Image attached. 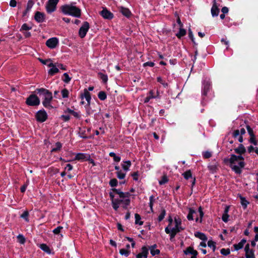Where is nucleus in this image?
<instances>
[{"label": "nucleus", "mask_w": 258, "mask_h": 258, "mask_svg": "<svg viewBox=\"0 0 258 258\" xmlns=\"http://www.w3.org/2000/svg\"><path fill=\"white\" fill-rule=\"evenodd\" d=\"M128 193H123L117 189H112L109 193L111 199L113 208L117 210L120 205H122L124 208H126L129 205L130 200L128 198Z\"/></svg>", "instance_id": "1"}, {"label": "nucleus", "mask_w": 258, "mask_h": 258, "mask_svg": "<svg viewBox=\"0 0 258 258\" xmlns=\"http://www.w3.org/2000/svg\"><path fill=\"white\" fill-rule=\"evenodd\" d=\"M231 169L236 173H240L241 169L244 168L245 163L244 158L241 155H235L232 154L230 157L225 160Z\"/></svg>", "instance_id": "2"}, {"label": "nucleus", "mask_w": 258, "mask_h": 258, "mask_svg": "<svg viewBox=\"0 0 258 258\" xmlns=\"http://www.w3.org/2000/svg\"><path fill=\"white\" fill-rule=\"evenodd\" d=\"M61 12L66 15H70L76 18H80L81 16V10L78 7L72 4H66L60 7Z\"/></svg>", "instance_id": "3"}, {"label": "nucleus", "mask_w": 258, "mask_h": 258, "mask_svg": "<svg viewBox=\"0 0 258 258\" xmlns=\"http://www.w3.org/2000/svg\"><path fill=\"white\" fill-rule=\"evenodd\" d=\"M40 95H42L44 100L42 102L43 105L45 107H50V102L52 99V94L48 90L41 88L37 90Z\"/></svg>", "instance_id": "4"}, {"label": "nucleus", "mask_w": 258, "mask_h": 258, "mask_svg": "<svg viewBox=\"0 0 258 258\" xmlns=\"http://www.w3.org/2000/svg\"><path fill=\"white\" fill-rule=\"evenodd\" d=\"M80 98L81 99V104L85 105L88 113H89L88 108L90 105L91 97L90 93L87 89H84L83 91L81 93Z\"/></svg>", "instance_id": "5"}, {"label": "nucleus", "mask_w": 258, "mask_h": 258, "mask_svg": "<svg viewBox=\"0 0 258 258\" xmlns=\"http://www.w3.org/2000/svg\"><path fill=\"white\" fill-rule=\"evenodd\" d=\"M165 228H168L171 231L175 230L176 232H179L183 230L184 228L181 225V220L177 217L174 218V223L173 224H168Z\"/></svg>", "instance_id": "6"}, {"label": "nucleus", "mask_w": 258, "mask_h": 258, "mask_svg": "<svg viewBox=\"0 0 258 258\" xmlns=\"http://www.w3.org/2000/svg\"><path fill=\"white\" fill-rule=\"evenodd\" d=\"M58 2L59 0H48L46 5L47 12L50 14L54 12L56 10Z\"/></svg>", "instance_id": "7"}, {"label": "nucleus", "mask_w": 258, "mask_h": 258, "mask_svg": "<svg viewBox=\"0 0 258 258\" xmlns=\"http://www.w3.org/2000/svg\"><path fill=\"white\" fill-rule=\"evenodd\" d=\"M26 103L29 106H37L40 104V100L36 95L32 94L27 98Z\"/></svg>", "instance_id": "8"}, {"label": "nucleus", "mask_w": 258, "mask_h": 258, "mask_svg": "<svg viewBox=\"0 0 258 258\" xmlns=\"http://www.w3.org/2000/svg\"><path fill=\"white\" fill-rule=\"evenodd\" d=\"M90 28L89 23L87 22H84L82 26L80 28L79 30V35L81 38H84Z\"/></svg>", "instance_id": "9"}, {"label": "nucleus", "mask_w": 258, "mask_h": 258, "mask_svg": "<svg viewBox=\"0 0 258 258\" xmlns=\"http://www.w3.org/2000/svg\"><path fill=\"white\" fill-rule=\"evenodd\" d=\"M58 39L56 37H52L48 39L45 43L46 45L50 49L55 48L58 44Z\"/></svg>", "instance_id": "10"}, {"label": "nucleus", "mask_w": 258, "mask_h": 258, "mask_svg": "<svg viewBox=\"0 0 258 258\" xmlns=\"http://www.w3.org/2000/svg\"><path fill=\"white\" fill-rule=\"evenodd\" d=\"M36 118L38 121L41 122H44L47 118V113L44 110H39L36 114Z\"/></svg>", "instance_id": "11"}, {"label": "nucleus", "mask_w": 258, "mask_h": 258, "mask_svg": "<svg viewBox=\"0 0 258 258\" xmlns=\"http://www.w3.org/2000/svg\"><path fill=\"white\" fill-rule=\"evenodd\" d=\"M100 14L105 19L111 20L114 17L113 14L108 11L106 8H103Z\"/></svg>", "instance_id": "12"}, {"label": "nucleus", "mask_w": 258, "mask_h": 258, "mask_svg": "<svg viewBox=\"0 0 258 258\" xmlns=\"http://www.w3.org/2000/svg\"><path fill=\"white\" fill-rule=\"evenodd\" d=\"M34 19L37 23H42L45 21V15L44 13L36 11L34 15Z\"/></svg>", "instance_id": "13"}, {"label": "nucleus", "mask_w": 258, "mask_h": 258, "mask_svg": "<svg viewBox=\"0 0 258 258\" xmlns=\"http://www.w3.org/2000/svg\"><path fill=\"white\" fill-rule=\"evenodd\" d=\"M87 159H89V155L84 153H78L76 155V156L72 160H79L81 161H87Z\"/></svg>", "instance_id": "14"}, {"label": "nucleus", "mask_w": 258, "mask_h": 258, "mask_svg": "<svg viewBox=\"0 0 258 258\" xmlns=\"http://www.w3.org/2000/svg\"><path fill=\"white\" fill-rule=\"evenodd\" d=\"M118 9L119 12L126 18H130L132 15L131 11L128 8H125L123 6H120L118 7Z\"/></svg>", "instance_id": "15"}, {"label": "nucleus", "mask_w": 258, "mask_h": 258, "mask_svg": "<svg viewBox=\"0 0 258 258\" xmlns=\"http://www.w3.org/2000/svg\"><path fill=\"white\" fill-rule=\"evenodd\" d=\"M246 258H255L253 250L249 248V244H247L244 248Z\"/></svg>", "instance_id": "16"}, {"label": "nucleus", "mask_w": 258, "mask_h": 258, "mask_svg": "<svg viewBox=\"0 0 258 258\" xmlns=\"http://www.w3.org/2000/svg\"><path fill=\"white\" fill-rule=\"evenodd\" d=\"M149 249L146 246L142 247L141 252L137 255V258H147L148 254Z\"/></svg>", "instance_id": "17"}, {"label": "nucleus", "mask_w": 258, "mask_h": 258, "mask_svg": "<svg viewBox=\"0 0 258 258\" xmlns=\"http://www.w3.org/2000/svg\"><path fill=\"white\" fill-rule=\"evenodd\" d=\"M48 67L51 68L48 71L49 74L51 76L54 75L59 71L56 64H54L52 62H50L48 64Z\"/></svg>", "instance_id": "18"}, {"label": "nucleus", "mask_w": 258, "mask_h": 258, "mask_svg": "<svg viewBox=\"0 0 258 258\" xmlns=\"http://www.w3.org/2000/svg\"><path fill=\"white\" fill-rule=\"evenodd\" d=\"M149 250L152 256L158 255L160 253V250L157 248V245L154 244L149 247Z\"/></svg>", "instance_id": "19"}, {"label": "nucleus", "mask_w": 258, "mask_h": 258, "mask_svg": "<svg viewBox=\"0 0 258 258\" xmlns=\"http://www.w3.org/2000/svg\"><path fill=\"white\" fill-rule=\"evenodd\" d=\"M219 13V9L217 6L216 3L214 1V3L211 8V14L213 17L217 16Z\"/></svg>", "instance_id": "20"}, {"label": "nucleus", "mask_w": 258, "mask_h": 258, "mask_svg": "<svg viewBox=\"0 0 258 258\" xmlns=\"http://www.w3.org/2000/svg\"><path fill=\"white\" fill-rule=\"evenodd\" d=\"M234 151L236 153L241 155L246 152V149L242 144H240L238 148L234 149Z\"/></svg>", "instance_id": "21"}, {"label": "nucleus", "mask_w": 258, "mask_h": 258, "mask_svg": "<svg viewBox=\"0 0 258 258\" xmlns=\"http://www.w3.org/2000/svg\"><path fill=\"white\" fill-rule=\"evenodd\" d=\"M197 212L192 209H189L187 218L188 220H193L194 217L197 216Z\"/></svg>", "instance_id": "22"}, {"label": "nucleus", "mask_w": 258, "mask_h": 258, "mask_svg": "<svg viewBox=\"0 0 258 258\" xmlns=\"http://www.w3.org/2000/svg\"><path fill=\"white\" fill-rule=\"evenodd\" d=\"M131 166V162L130 161H123L121 163V167L125 172L129 170Z\"/></svg>", "instance_id": "23"}, {"label": "nucleus", "mask_w": 258, "mask_h": 258, "mask_svg": "<svg viewBox=\"0 0 258 258\" xmlns=\"http://www.w3.org/2000/svg\"><path fill=\"white\" fill-rule=\"evenodd\" d=\"M246 240L245 239H242L238 244L234 245L235 250H238L242 248L244 245L245 244Z\"/></svg>", "instance_id": "24"}, {"label": "nucleus", "mask_w": 258, "mask_h": 258, "mask_svg": "<svg viewBox=\"0 0 258 258\" xmlns=\"http://www.w3.org/2000/svg\"><path fill=\"white\" fill-rule=\"evenodd\" d=\"M186 34V31L183 27H180L179 32L176 34V36L178 39H181V37L185 36Z\"/></svg>", "instance_id": "25"}, {"label": "nucleus", "mask_w": 258, "mask_h": 258, "mask_svg": "<svg viewBox=\"0 0 258 258\" xmlns=\"http://www.w3.org/2000/svg\"><path fill=\"white\" fill-rule=\"evenodd\" d=\"M195 236L196 237L199 238L203 241H206L207 240L206 236L203 233L200 232H196L195 233Z\"/></svg>", "instance_id": "26"}, {"label": "nucleus", "mask_w": 258, "mask_h": 258, "mask_svg": "<svg viewBox=\"0 0 258 258\" xmlns=\"http://www.w3.org/2000/svg\"><path fill=\"white\" fill-rule=\"evenodd\" d=\"M165 231L167 234H170L171 239L175 237V235L178 233L176 232V231L175 230L171 231L170 230H169L168 228H165Z\"/></svg>", "instance_id": "27"}, {"label": "nucleus", "mask_w": 258, "mask_h": 258, "mask_svg": "<svg viewBox=\"0 0 258 258\" xmlns=\"http://www.w3.org/2000/svg\"><path fill=\"white\" fill-rule=\"evenodd\" d=\"M40 248L43 250L44 251L47 252V253H50L51 250L49 247L45 244H41L40 245Z\"/></svg>", "instance_id": "28"}, {"label": "nucleus", "mask_w": 258, "mask_h": 258, "mask_svg": "<svg viewBox=\"0 0 258 258\" xmlns=\"http://www.w3.org/2000/svg\"><path fill=\"white\" fill-rule=\"evenodd\" d=\"M184 253L185 254H191L193 255L194 254H197V251L194 250L192 247H188L186 250H184Z\"/></svg>", "instance_id": "29"}, {"label": "nucleus", "mask_w": 258, "mask_h": 258, "mask_svg": "<svg viewBox=\"0 0 258 258\" xmlns=\"http://www.w3.org/2000/svg\"><path fill=\"white\" fill-rule=\"evenodd\" d=\"M31 29H32L31 26H29L27 24L24 23L21 26V28L20 31L21 32H23V31H29Z\"/></svg>", "instance_id": "30"}, {"label": "nucleus", "mask_w": 258, "mask_h": 258, "mask_svg": "<svg viewBox=\"0 0 258 258\" xmlns=\"http://www.w3.org/2000/svg\"><path fill=\"white\" fill-rule=\"evenodd\" d=\"M199 213V216H200V219L198 217H196V222H201L202 221V218L204 216V213L202 211V208L200 207L199 208V211H198Z\"/></svg>", "instance_id": "31"}, {"label": "nucleus", "mask_w": 258, "mask_h": 258, "mask_svg": "<svg viewBox=\"0 0 258 258\" xmlns=\"http://www.w3.org/2000/svg\"><path fill=\"white\" fill-rule=\"evenodd\" d=\"M126 175V173L122 171L121 170L116 172V176L118 178L120 179H123Z\"/></svg>", "instance_id": "32"}, {"label": "nucleus", "mask_w": 258, "mask_h": 258, "mask_svg": "<svg viewBox=\"0 0 258 258\" xmlns=\"http://www.w3.org/2000/svg\"><path fill=\"white\" fill-rule=\"evenodd\" d=\"M109 156L113 158V160L115 162H119L120 161V157L116 156V154L113 152H110Z\"/></svg>", "instance_id": "33"}, {"label": "nucleus", "mask_w": 258, "mask_h": 258, "mask_svg": "<svg viewBox=\"0 0 258 258\" xmlns=\"http://www.w3.org/2000/svg\"><path fill=\"white\" fill-rule=\"evenodd\" d=\"M98 77L99 79H101L102 81H108V77L107 75L102 73L100 72L98 73Z\"/></svg>", "instance_id": "34"}, {"label": "nucleus", "mask_w": 258, "mask_h": 258, "mask_svg": "<svg viewBox=\"0 0 258 258\" xmlns=\"http://www.w3.org/2000/svg\"><path fill=\"white\" fill-rule=\"evenodd\" d=\"M135 223L137 224H139L140 225H142L143 224V222L141 221V216L138 214H135Z\"/></svg>", "instance_id": "35"}, {"label": "nucleus", "mask_w": 258, "mask_h": 258, "mask_svg": "<svg viewBox=\"0 0 258 258\" xmlns=\"http://www.w3.org/2000/svg\"><path fill=\"white\" fill-rule=\"evenodd\" d=\"M98 96L101 100H104L106 98V93L103 91L99 92Z\"/></svg>", "instance_id": "36"}, {"label": "nucleus", "mask_w": 258, "mask_h": 258, "mask_svg": "<svg viewBox=\"0 0 258 258\" xmlns=\"http://www.w3.org/2000/svg\"><path fill=\"white\" fill-rule=\"evenodd\" d=\"M38 60L42 64L47 65V66L50 62H52L51 60L50 59H43L42 58H39Z\"/></svg>", "instance_id": "37"}, {"label": "nucleus", "mask_w": 258, "mask_h": 258, "mask_svg": "<svg viewBox=\"0 0 258 258\" xmlns=\"http://www.w3.org/2000/svg\"><path fill=\"white\" fill-rule=\"evenodd\" d=\"M62 229L63 227L62 226H58L53 230V233L56 235L59 234Z\"/></svg>", "instance_id": "38"}, {"label": "nucleus", "mask_w": 258, "mask_h": 258, "mask_svg": "<svg viewBox=\"0 0 258 258\" xmlns=\"http://www.w3.org/2000/svg\"><path fill=\"white\" fill-rule=\"evenodd\" d=\"M17 239L19 242L21 244H24L25 242V238L21 234H19V235H18Z\"/></svg>", "instance_id": "39"}, {"label": "nucleus", "mask_w": 258, "mask_h": 258, "mask_svg": "<svg viewBox=\"0 0 258 258\" xmlns=\"http://www.w3.org/2000/svg\"><path fill=\"white\" fill-rule=\"evenodd\" d=\"M61 95L63 98H68L69 96V92L68 90L64 89L61 91Z\"/></svg>", "instance_id": "40"}, {"label": "nucleus", "mask_w": 258, "mask_h": 258, "mask_svg": "<svg viewBox=\"0 0 258 258\" xmlns=\"http://www.w3.org/2000/svg\"><path fill=\"white\" fill-rule=\"evenodd\" d=\"M61 148V144L60 143L57 142L55 144V147L52 148V152H55L57 150H59Z\"/></svg>", "instance_id": "41"}, {"label": "nucleus", "mask_w": 258, "mask_h": 258, "mask_svg": "<svg viewBox=\"0 0 258 258\" xmlns=\"http://www.w3.org/2000/svg\"><path fill=\"white\" fill-rule=\"evenodd\" d=\"M240 200L241 205H242L244 208H246L249 203L245 200V198L243 197H241L240 198Z\"/></svg>", "instance_id": "42"}, {"label": "nucleus", "mask_w": 258, "mask_h": 258, "mask_svg": "<svg viewBox=\"0 0 258 258\" xmlns=\"http://www.w3.org/2000/svg\"><path fill=\"white\" fill-rule=\"evenodd\" d=\"M34 3L32 0H29L28 1L27 4V7L26 9L27 10L30 11L31 8H32Z\"/></svg>", "instance_id": "43"}, {"label": "nucleus", "mask_w": 258, "mask_h": 258, "mask_svg": "<svg viewBox=\"0 0 258 258\" xmlns=\"http://www.w3.org/2000/svg\"><path fill=\"white\" fill-rule=\"evenodd\" d=\"M119 252L121 255H124L125 256H127L130 253V251L128 250L123 248L120 249Z\"/></svg>", "instance_id": "44"}, {"label": "nucleus", "mask_w": 258, "mask_h": 258, "mask_svg": "<svg viewBox=\"0 0 258 258\" xmlns=\"http://www.w3.org/2000/svg\"><path fill=\"white\" fill-rule=\"evenodd\" d=\"M165 214H166L165 210H162L158 217L159 221H161L164 219V218L165 216Z\"/></svg>", "instance_id": "45"}, {"label": "nucleus", "mask_w": 258, "mask_h": 258, "mask_svg": "<svg viewBox=\"0 0 258 258\" xmlns=\"http://www.w3.org/2000/svg\"><path fill=\"white\" fill-rule=\"evenodd\" d=\"M183 176L186 179H188L189 178L191 177V173L190 170L184 172L183 174Z\"/></svg>", "instance_id": "46"}, {"label": "nucleus", "mask_w": 258, "mask_h": 258, "mask_svg": "<svg viewBox=\"0 0 258 258\" xmlns=\"http://www.w3.org/2000/svg\"><path fill=\"white\" fill-rule=\"evenodd\" d=\"M208 245L209 247L212 248L213 251L215 250L216 248L215 243L212 240H209L208 242Z\"/></svg>", "instance_id": "47"}, {"label": "nucleus", "mask_w": 258, "mask_h": 258, "mask_svg": "<svg viewBox=\"0 0 258 258\" xmlns=\"http://www.w3.org/2000/svg\"><path fill=\"white\" fill-rule=\"evenodd\" d=\"M117 182H118L116 179L113 178L110 180L109 184L111 186L114 187L117 185Z\"/></svg>", "instance_id": "48"}, {"label": "nucleus", "mask_w": 258, "mask_h": 258, "mask_svg": "<svg viewBox=\"0 0 258 258\" xmlns=\"http://www.w3.org/2000/svg\"><path fill=\"white\" fill-rule=\"evenodd\" d=\"M155 66V63L152 61H147L143 63V66L145 68L147 67H153Z\"/></svg>", "instance_id": "49"}, {"label": "nucleus", "mask_w": 258, "mask_h": 258, "mask_svg": "<svg viewBox=\"0 0 258 258\" xmlns=\"http://www.w3.org/2000/svg\"><path fill=\"white\" fill-rule=\"evenodd\" d=\"M221 42L223 44H225V45H226V46H227V47H226V50H228V49H229V41H228V40H227L226 39H225V38H222V39H221Z\"/></svg>", "instance_id": "50"}, {"label": "nucleus", "mask_w": 258, "mask_h": 258, "mask_svg": "<svg viewBox=\"0 0 258 258\" xmlns=\"http://www.w3.org/2000/svg\"><path fill=\"white\" fill-rule=\"evenodd\" d=\"M62 81H70L71 80V78H70L68 73H66L63 74L62 77Z\"/></svg>", "instance_id": "51"}, {"label": "nucleus", "mask_w": 258, "mask_h": 258, "mask_svg": "<svg viewBox=\"0 0 258 258\" xmlns=\"http://www.w3.org/2000/svg\"><path fill=\"white\" fill-rule=\"evenodd\" d=\"M230 252V251L229 249L222 248L221 249V253L224 255L229 254Z\"/></svg>", "instance_id": "52"}, {"label": "nucleus", "mask_w": 258, "mask_h": 258, "mask_svg": "<svg viewBox=\"0 0 258 258\" xmlns=\"http://www.w3.org/2000/svg\"><path fill=\"white\" fill-rule=\"evenodd\" d=\"M228 218H229L228 214H226V213H223V214L222 215V220L224 222H227L228 221Z\"/></svg>", "instance_id": "53"}, {"label": "nucleus", "mask_w": 258, "mask_h": 258, "mask_svg": "<svg viewBox=\"0 0 258 258\" xmlns=\"http://www.w3.org/2000/svg\"><path fill=\"white\" fill-rule=\"evenodd\" d=\"M167 181H168V179H167V177L166 176H163L162 177L161 180H160L159 181V184H165V183H166Z\"/></svg>", "instance_id": "54"}, {"label": "nucleus", "mask_w": 258, "mask_h": 258, "mask_svg": "<svg viewBox=\"0 0 258 258\" xmlns=\"http://www.w3.org/2000/svg\"><path fill=\"white\" fill-rule=\"evenodd\" d=\"M28 212L27 211H25L22 215L21 217L25 219L26 221H28Z\"/></svg>", "instance_id": "55"}, {"label": "nucleus", "mask_w": 258, "mask_h": 258, "mask_svg": "<svg viewBox=\"0 0 258 258\" xmlns=\"http://www.w3.org/2000/svg\"><path fill=\"white\" fill-rule=\"evenodd\" d=\"M154 197L153 196H151L150 197L149 205H150V207L151 210H152V208H153V203H154Z\"/></svg>", "instance_id": "56"}, {"label": "nucleus", "mask_w": 258, "mask_h": 258, "mask_svg": "<svg viewBox=\"0 0 258 258\" xmlns=\"http://www.w3.org/2000/svg\"><path fill=\"white\" fill-rule=\"evenodd\" d=\"M10 6L11 7L14 8L17 6V2L16 0H11L10 2Z\"/></svg>", "instance_id": "57"}, {"label": "nucleus", "mask_w": 258, "mask_h": 258, "mask_svg": "<svg viewBox=\"0 0 258 258\" xmlns=\"http://www.w3.org/2000/svg\"><path fill=\"white\" fill-rule=\"evenodd\" d=\"M138 173L137 172L132 174V176L133 177V179L136 181L138 180Z\"/></svg>", "instance_id": "58"}, {"label": "nucleus", "mask_w": 258, "mask_h": 258, "mask_svg": "<svg viewBox=\"0 0 258 258\" xmlns=\"http://www.w3.org/2000/svg\"><path fill=\"white\" fill-rule=\"evenodd\" d=\"M24 36L26 37V38H29L31 36V34L30 32H28V31H23V32H22Z\"/></svg>", "instance_id": "59"}, {"label": "nucleus", "mask_w": 258, "mask_h": 258, "mask_svg": "<svg viewBox=\"0 0 258 258\" xmlns=\"http://www.w3.org/2000/svg\"><path fill=\"white\" fill-rule=\"evenodd\" d=\"M240 132L238 130L234 131V132H233V137L234 138H237L240 136Z\"/></svg>", "instance_id": "60"}, {"label": "nucleus", "mask_w": 258, "mask_h": 258, "mask_svg": "<svg viewBox=\"0 0 258 258\" xmlns=\"http://www.w3.org/2000/svg\"><path fill=\"white\" fill-rule=\"evenodd\" d=\"M156 97V96H147V97L145 98V100H144V102L145 103H147L149 101V100L152 99V98H155Z\"/></svg>", "instance_id": "61"}, {"label": "nucleus", "mask_w": 258, "mask_h": 258, "mask_svg": "<svg viewBox=\"0 0 258 258\" xmlns=\"http://www.w3.org/2000/svg\"><path fill=\"white\" fill-rule=\"evenodd\" d=\"M228 11H229L228 8L226 7H224L221 9V12H222V13H224V14L228 13Z\"/></svg>", "instance_id": "62"}, {"label": "nucleus", "mask_w": 258, "mask_h": 258, "mask_svg": "<svg viewBox=\"0 0 258 258\" xmlns=\"http://www.w3.org/2000/svg\"><path fill=\"white\" fill-rule=\"evenodd\" d=\"M73 169V166L72 165L70 164H68L66 166V167H65V170H68V171H71Z\"/></svg>", "instance_id": "63"}, {"label": "nucleus", "mask_w": 258, "mask_h": 258, "mask_svg": "<svg viewBox=\"0 0 258 258\" xmlns=\"http://www.w3.org/2000/svg\"><path fill=\"white\" fill-rule=\"evenodd\" d=\"M204 157L206 158H208L211 156V154L209 152H206L203 154Z\"/></svg>", "instance_id": "64"}]
</instances>
